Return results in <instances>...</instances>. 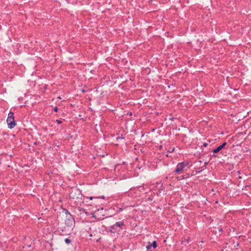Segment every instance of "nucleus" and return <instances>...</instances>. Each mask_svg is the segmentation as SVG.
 Instances as JSON below:
<instances>
[{"label":"nucleus","instance_id":"nucleus-6","mask_svg":"<svg viewBox=\"0 0 251 251\" xmlns=\"http://www.w3.org/2000/svg\"><path fill=\"white\" fill-rule=\"evenodd\" d=\"M152 247V245H151V244L149 242L148 245L146 246V248L147 250H149Z\"/></svg>","mask_w":251,"mask_h":251},{"label":"nucleus","instance_id":"nucleus-10","mask_svg":"<svg viewBox=\"0 0 251 251\" xmlns=\"http://www.w3.org/2000/svg\"><path fill=\"white\" fill-rule=\"evenodd\" d=\"M58 108H57V107H55L54 108V111H55V112H57V111H58Z\"/></svg>","mask_w":251,"mask_h":251},{"label":"nucleus","instance_id":"nucleus-12","mask_svg":"<svg viewBox=\"0 0 251 251\" xmlns=\"http://www.w3.org/2000/svg\"><path fill=\"white\" fill-rule=\"evenodd\" d=\"M89 199H90V200H92L93 199V197H90Z\"/></svg>","mask_w":251,"mask_h":251},{"label":"nucleus","instance_id":"nucleus-11","mask_svg":"<svg viewBox=\"0 0 251 251\" xmlns=\"http://www.w3.org/2000/svg\"><path fill=\"white\" fill-rule=\"evenodd\" d=\"M203 146H205V147H206V146H207V144H206V143H204V144H203Z\"/></svg>","mask_w":251,"mask_h":251},{"label":"nucleus","instance_id":"nucleus-4","mask_svg":"<svg viewBox=\"0 0 251 251\" xmlns=\"http://www.w3.org/2000/svg\"><path fill=\"white\" fill-rule=\"evenodd\" d=\"M222 149H223L222 147H221L220 146H219L216 149H214L213 151V153H217V152H219Z\"/></svg>","mask_w":251,"mask_h":251},{"label":"nucleus","instance_id":"nucleus-2","mask_svg":"<svg viewBox=\"0 0 251 251\" xmlns=\"http://www.w3.org/2000/svg\"><path fill=\"white\" fill-rule=\"evenodd\" d=\"M185 166V164L183 162H181L178 163L176 167V170L174 171V173L176 174H180L183 170Z\"/></svg>","mask_w":251,"mask_h":251},{"label":"nucleus","instance_id":"nucleus-8","mask_svg":"<svg viewBox=\"0 0 251 251\" xmlns=\"http://www.w3.org/2000/svg\"><path fill=\"white\" fill-rule=\"evenodd\" d=\"M226 145V142H224V143H223L222 145H220V146L222 147V148L223 149Z\"/></svg>","mask_w":251,"mask_h":251},{"label":"nucleus","instance_id":"nucleus-7","mask_svg":"<svg viewBox=\"0 0 251 251\" xmlns=\"http://www.w3.org/2000/svg\"><path fill=\"white\" fill-rule=\"evenodd\" d=\"M65 242L66 244H70L71 243V240L69 238H66L65 240Z\"/></svg>","mask_w":251,"mask_h":251},{"label":"nucleus","instance_id":"nucleus-9","mask_svg":"<svg viewBox=\"0 0 251 251\" xmlns=\"http://www.w3.org/2000/svg\"><path fill=\"white\" fill-rule=\"evenodd\" d=\"M56 122L58 124H60L62 123V121L59 120H56Z\"/></svg>","mask_w":251,"mask_h":251},{"label":"nucleus","instance_id":"nucleus-1","mask_svg":"<svg viewBox=\"0 0 251 251\" xmlns=\"http://www.w3.org/2000/svg\"><path fill=\"white\" fill-rule=\"evenodd\" d=\"M6 122L7 123L8 128L12 129L16 126V123L14 120V113L10 112L8 114Z\"/></svg>","mask_w":251,"mask_h":251},{"label":"nucleus","instance_id":"nucleus-5","mask_svg":"<svg viewBox=\"0 0 251 251\" xmlns=\"http://www.w3.org/2000/svg\"><path fill=\"white\" fill-rule=\"evenodd\" d=\"M151 245H152V247L153 248H156V247H157V244H156V241H154L151 244Z\"/></svg>","mask_w":251,"mask_h":251},{"label":"nucleus","instance_id":"nucleus-13","mask_svg":"<svg viewBox=\"0 0 251 251\" xmlns=\"http://www.w3.org/2000/svg\"><path fill=\"white\" fill-rule=\"evenodd\" d=\"M222 251H224V250H222Z\"/></svg>","mask_w":251,"mask_h":251},{"label":"nucleus","instance_id":"nucleus-3","mask_svg":"<svg viewBox=\"0 0 251 251\" xmlns=\"http://www.w3.org/2000/svg\"><path fill=\"white\" fill-rule=\"evenodd\" d=\"M124 225L123 222H118L115 223V225H113L110 227L111 230H116L117 227H119L121 228V226Z\"/></svg>","mask_w":251,"mask_h":251}]
</instances>
